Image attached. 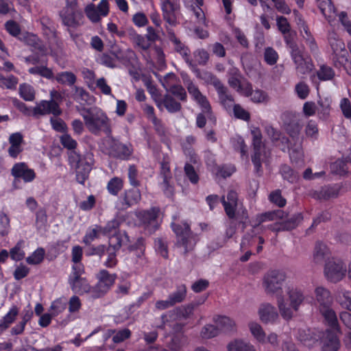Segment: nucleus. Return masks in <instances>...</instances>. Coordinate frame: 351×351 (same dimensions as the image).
Wrapping results in <instances>:
<instances>
[{"mask_svg": "<svg viewBox=\"0 0 351 351\" xmlns=\"http://www.w3.org/2000/svg\"><path fill=\"white\" fill-rule=\"evenodd\" d=\"M60 141L64 148L71 150L69 154V163L75 168L77 182L84 184L88 179L95 162L93 154L90 152H87L84 155L81 156L77 153L74 149L76 148L77 143L67 133L62 135Z\"/></svg>", "mask_w": 351, "mask_h": 351, "instance_id": "nucleus-1", "label": "nucleus"}, {"mask_svg": "<svg viewBox=\"0 0 351 351\" xmlns=\"http://www.w3.org/2000/svg\"><path fill=\"white\" fill-rule=\"evenodd\" d=\"M285 279V272L278 270L269 271L263 277V287L267 295L276 297L281 316L284 319H289L291 317V312L282 295V285Z\"/></svg>", "mask_w": 351, "mask_h": 351, "instance_id": "nucleus-2", "label": "nucleus"}, {"mask_svg": "<svg viewBox=\"0 0 351 351\" xmlns=\"http://www.w3.org/2000/svg\"><path fill=\"white\" fill-rule=\"evenodd\" d=\"M82 116L86 128L90 133L99 135L104 132L107 136L112 133L110 119L101 109H87L82 113Z\"/></svg>", "mask_w": 351, "mask_h": 351, "instance_id": "nucleus-3", "label": "nucleus"}, {"mask_svg": "<svg viewBox=\"0 0 351 351\" xmlns=\"http://www.w3.org/2000/svg\"><path fill=\"white\" fill-rule=\"evenodd\" d=\"M285 38L291 49V56L295 65L296 72L301 75L309 73L314 68L312 59L304 54L294 43L290 42L287 36Z\"/></svg>", "mask_w": 351, "mask_h": 351, "instance_id": "nucleus-4", "label": "nucleus"}, {"mask_svg": "<svg viewBox=\"0 0 351 351\" xmlns=\"http://www.w3.org/2000/svg\"><path fill=\"white\" fill-rule=\"evenodd\" d=\"M251 135L254 147V154L252 156V160L256 171L259 172L261 169L262 162L268 157V152L266 151L262 141L263 136L261 130L258 128H253L251 130Z\"/></svg>", "mask_w": 351, "mask_h": 351, "instance_id": "nucleus-5", "label": "nucleus"}, {"mask_svg": "<svg viewBox=\"0 0 351 351\" xmlns=\"http://www.w3.org/2000/svg\"><path fill=\"white\" fill-rule=\"evenodd\" d=\"M84 272V266L72 267L68 282L73 292L79 294L89 293L92 296L93 287L90 286L87 280L82 276Z\"/></svg>", "mask_w": 351, "mask_h": 351, "instance_id": "nucleus-6", "label": "nucleus"}, {"mask_svg": "<svg viewBox=\"0 0 351 351\" xmlns=\"http://www.w3.org/2000/svg\"><path fill=\"white\" fill-rule=\"evenodd\" d=\"M324 274L327 280L330 282L337 283L341 281L347 274L345 262L336 258L328 260L324 265Z\"/></svg>", "mask_w": 351, "mask_h": 351, "instance_id": "nucleus-7", "label": "nucleus"}, {"mask_svg": "<svg viewBox=\"0 0 351 351\" xmlns=\"http://www.w3.org/2000/svg\"><path fill=\"white\" fill-rule=\"evenodd\" d=\"M185 85L191 98L199 106L202 112L206 114L208 119L215 121V116L212 112L210 104L206 96L203 95L197 86L190 80L185 82Z\"/></svg>", "mask_w": 351, "mask_h": 351, "instance_id": "nucleus-8", "label": "nucleus"}, {"mask_svg": "<svg viewBox=\"0 0 351 351\" xmlns=\"http://www.w3.org/2000/svg\"><path fill=\"white\" fill-rule=\"evenodd\" d=\"M116 276L105 269L101 270L98 274V282L93 287L92 297L97 298L105 294L114 283Z\"/></svg>", "mask_w": 351, "mask_h": 351, "instance_id": "nucleus-9", "label": "nucleus"}, {"mask_svg": "<svg viewBox=\"0 0 351 351\" xmlns=\"http://www.w3.org/2000/svg\"><path fill=\"white\" fill-rule=\"evenodd\" d=\"M228 84L240 94L249 96L252 90V85L247 82L241 80V75L237 69L233 68L229 71Z\"/></svg>", "mask_w": 351, "mask_h": 351, "instance_id": "nucleus-10", "label": "nucleus"}, {"mask_svg": "<svg viewBox=\"0 0 351 351\" xmlns=\"http://www.w3.org/2000/svg\"><path fill=\"white\" fill-rule=\"evenodd\" d=\"M164 19L170 25H175L180 10L179 0H163L161 3Z\"/></svg>", "mask_w": 351, "mask_h": 351, "instance_id": "nucleus-11", "label": "nucleus"}, {"mask_svg": "<svg viewBox=\"0 0 351 351\" xmlns=\"http://www.w3.org/2000/svg\"><path fill=\"white\" fill-rule=\"evenodd\" d=\"M160 215V209L153 207L147 210L138 212L137 217L145 227L150 231H154L158 226V218Z\"/></svg>", "mask_w": 351, "mask_h": 351, "instance_id": "nucleus-12", "label": "nucleus"}, {"mask_svg": "<svg viewBox=\"0 0 351 351\" xmlns=\"http://www.w3.org/2000/svg\"><path fill=\"white\" fill-rule=\"evenodd\" d=\"M62 24L68 28H77L84 23V15L80 10H61Z\"/></svg>", "mask_w": 351, "mask_h": 351, "instance_id": "nucleus-13", "label": "nucleus"}, {"mask_svg": "<svg viewBox=\"0 0 351 351\" xmlns=\"http://www.w3.org/2000/svg\"><path fill=\"white\" fill-rule=\"evenodd\" d=\"M287 294L288 295L289 303L285 300L288 308L291 310V317L286 320L291 319L294 315V312L299 310L300 305L302 304L304 300V295L302 291L296 287H288L286 289Z\"/></svg>", "mask_w": 351, "mask_h": 351, "instance_id": "nucleus-14", "label": "nucleus"}, {"mask_svg": "<svg viewBox=\"0 0 351 351\" xmlns=\"http://www.w3.org/2000/svg\"><path fill=\"white\" fill-rule=\"evenodd\" d=\"M33 112L35 115L51 114L54 117H58L62 112L59 104L53 100H42L34 108Z\"/></svg>", "mask_w": 351, "mask_h": 351, "instance_id": "nucleus-15", "label": "nucleus"}, {"mask_svg": "<svg viewBox=\"0 0 351 351\" xmlns=\"http://www.w3.org/2000/svg\"><path fill=\"white\" fill-rule=\"evenodd\" d=\"M315 302L319 310L332 306L333 299L329 289L317 286L314 290Z\"/></svg>", "mask_w": 351, "mask_h": 351, "instance_id": "nucleus-16", "label": "nucleus"}, {"mask_svg": "<svg viewBox=\"0 0 351 351\" xmlns=\"http://www.w3.org/2000/svg\"><path fill=\"white\" fill-rule=\"evenodd\" d=\"M194 311V305L193 304H188L185 306H182L181 308H177L173 311H169L167 314L162 315L161 316L162 324L158 325L157 328L161 329H166L167 326L171 327L172 326L169 324L167 317H172L175 314H178L184 319H187L190 317Z\"/></svg>", "mask_w": 351, "mask_h": 351, "instance_id": "nucleus-17", "label": "nucleus"}, {"mask_svg": "<svg viewBox=\"0 0 351 351\" xmlns=\"http://www.w3.org/2000/svg\"><path fill=\"white\" fill-rule=\"evenodd\" d=\"M260 320L265 323H274L278 319V313L274 306L269 303H263L258 310Z\"/></svg>", "mask_w": 351, "mask_h": 351, "instance_id": "nucleus-18", "label": "nucleus"}, {"mask_svg": "<svg viewBox=\"0 0 351 351\" xmlns=\"http://www.w3.org/2000/svg\"><path fill=\"white\" fill-rule=\"evenodd\" d=\"M12 175L16 178H21L25 182L33 181L36 177L33 169H29L25 162L15 164L12 169Z\"/></svg>", "mask_w": 351, "mask_h": 351, "instance_id": "nucleus-19", "label": "nucleus"}, {"mask_svg": "<svg viewBox=\"0 0 351 351\" xmlns=\"http://www.w3.org/2000/svg\"><path fill=\"white\" fill-rule=\"evenodd\" d=\"M213 321L219 328V332H220V331L223 332H237V324L235 321L230 317L217 315L213 317Z\"/></svg>", "mask_w": 351, "mask_h": 351, "instance_id": "nucleus-20", "label": "nucleus"}, {"mask_svg": "<svg viewBox=\"0 0 351 351\" xmlns=\"http://www.w3.org/2000/svg\"><path fill=\"white\" fill-rule=\"evenodd\" d=\"M302 219L301 214L294 215L285 221L270 225L269 228L274 232L291 230L298 226Z\"/></svg>", "mask_w": 351, "mask_h": 351, "instance_id": "nucleus-21", "label": "nucleus"}, {"mask_svg": "<svg viewBox=\"0 0 351 351\" xmlns=\"http://www.w3.org/2000/svg\"><path fill=\"white\" fill-rule=\"evenodd\" d=\"M129 237L125 232H118L109 237V248L117 251L122 246L128 245V248L132 251L134 250V247L129 245Z\"/></svg>", "mask_w": 351, "mask_h": 351, "instance_id": "nucleus-22", "label": "nucleus"}, {"mask_svg": "<svg viewBox=\"0 0 351 351\" xmlns=\"http://www.w3.org/2000/svg\"><path fill=\"white\" fill-rule=\"evenodd\" d=\"M319 311L324 317L325 324L330 327L332 331L340 332L337 316L332 306Z\"/></svg>", "mask_w": 351, "mask_h": 351, "instance_id": "nucleus-23", "label": "nucleus"}, {"mask_svg": "<svg viewBox=\"0 0 351 351\" xmlns=\"http://www.w3.org/2000/svg\"><path fill=\"white\" fill-rule=\"evenodd\" d=\"M318 6L330 25H334L337 17L336 10L330 0H318Z\"/></svg>", "mask_w": 351, "mask_h": 351, "instance_id": "nucleus-24", "label": "nucleus"}, {"mask_svg": "<svg viewBox=\"0 0 351 351\" xmlns=\"http://www.w3.org/2000/svg\"><path fill=\"white\" fill-rule=\"evenodd\" d=\"M335 299L341 308L351 312V291L340 287L335 291Z\"/></svg>", "mask_w": 351, "mask_h": 351, "instance_id": "nucleus-25", "label": "nucleus"}, {"mask_svg": "<svg viewBox=\"0 0 351 351\" xmlns=\"http://www.w3.org/2000/svg\"><path fill=\"white\" fill-rule=\"evenodd\" d=\"M335 331L327 330L322 338L323 351H337L339 347V341Z\"/></svg>", "mask_w": 351, "mask_h": 351, "instance_id": "nucleus-26", "label": "nucleus"}, {"mask_svg": "<svg viewBox=\"0 0 351 351\" xmlns=\"http://www.w3.org/2000/svg\"><path fill=\"white\" fill-rule=\"evenodd\" d=\"M169 38L170 41L173 43L174 49L176 52L179 53L182 58L184 59L186 62L189 64V65H192V62L190 60V50L189 49L182 43L173 33H169Z\"/></svg>", "mask_w": 351, "mask_h": 351, "instance_id": "nucleus-27", "label": "nucleus"}, {"mask_svg": "<svg viewBox=\"0 0 351 351\" xmlns=\"http://www.w3.org/2000/svg\"><path fill=\"white\" fill-rule=\"evenodd\" d=\"M221 202L226 215L231 219L234 218L235 215V209L237 205V193L235 191H230L227 195V199H225V197H222Z\"/></svg>", "mask_w": 351, "mask_h": 351, "instance_id": "nucleus-28", "label": "nucleus"}, {"mask_svg": "<svg viewBox=\"0 0 351 351\" xmlns=\"http://www.w3.org/2000/svg\"><path fill=\"white\" fill-rule=\"evenodd\" d=\"M121 198L124 208H128L140 202L141 194L138 189H132L125 191Z\"/></svg>", "mask_w": 351, "mask_h": 351, "instance_id": "nucleus-29", "label": "nucleus"}, {"mask_svg": "<svg viewBox=\"0 0 351 351\" xmlns=\"http://www.w3.org/2000/svg\"><path fill=\"white\" fill-rule=\"evenodd\" d=\"M329 43L336 57L346 58L348 52L346 49L345 44L335 34L330 35Z\"/></svg>", "mask_w": 351, "mask_h": 351, "instance_id": "nucleus-30", "label": "nucleus"}, {"mask_svg": "<svg viewBox=\"0 0 351 351\" xmlns=\"http://www.w3.org/2000/svg\"><path fill=\"white\" fill-rule=\"evenodd\" d=\"M131 154L132 149L129 146L119 142H114L110 149V154L120 159H128Z\"/></svg>", "mask_w": 351, "mask_h": 351, "instance_id": "nucleus-31", "label": "nucleus"}, {"mask_svg": "<svg viewBox=\"0 0 351 351\" xmlns=\"http://www.w3.org/2000/svg\"><path fill=\"white\" fill-rule=\"evenodd\" d=\"M19 312V308L13 305L9 311L0 319V335L6 330L16 320Z\"/></svg>", "mask_w": 351, "mask_h": 351, "instance_id": "nucleus-32", "label": "nucleus"}, {"mask_svg": "<svg viewBox=\"0 0 351 351\" xmlns=\"http://www.w3.org/2000/svg\"><path fill=\"white\" fill-rule=\"evenodd\" d=\"M196 139L193 136H188L182 142V147L185 155L189 158L190 162L193 163L198 162V156L192 147Z\"/></svg>", "mask_w": 351, "mask_h": 351, "instance_id": "nucleus-33", "label": "nucleus"}, {"mask_svg": "<svg viewBox=\"0 0 351 351\" xmlns=\"http://www.w3.org/2000/svg\"><path fill=\"white\" fill-rule=\"evenodd\" d=\"M247 327L252 336L259 343L266 342V333L262 326L256 321H250Z\"/></svg>", "mask_w": 351, "mask_h": 351, "instance_id": "nucleus-34", "label": "nucleus"}, {"mask_svg": "<svg viewBox=\"0 0 351 351\" xmlns=\"http://www.w3.org/2000/svg\"><path fill=\"white\" fill-rule=\"evenodd\" d=\"M228 351H256L255 347L250 342L241 339L232 340L227 345Z\"/></svg>", "mask_w": 351, "mask_h": 351, "instance_id": "nucleus-35", "label": "nucleus"}, {"mask_svg": "<svg viewBox=\"0 0 351 351\" xmlns=\"http://www.w3.org/2000/svg\"><path fill=\"white\" fill-rule=\"evenodd\" d=\"M338 195V189L335 186H324L312 193V196L317 199H328Z\"/></svg>", "mask_w": 351, "mask_h": 351, "instance_id": "nucleus-36", "label": "nucleus"}, {"mask_svg": "<svg viewBox=\"0 0 351 351\" xmlns=\"http://www.w3.org/2000/svg\"><path fill=\"white\" fill-rule=\"evenodd\" d=\"M195 245L194 237L192 236L191 232L178 239L176 246L182 250L184 254H187L191 251Z\"/></svg>", "mask_w": 351, "mask_h": 351, "instance_id": "nucleus-37", "label": "nucleus"}, {"mask_svg": "<svg viewBox=\"0 0 351 351\" xmlns=\"http://www.w3.org/2000/svg\"><path fill=\"white\" fill-rule=\"evenodd\" d=\"M197 77L204 80L206 84L213 85L217 91L221 89L223 86L221 82L210 72L206 71L197 72Z\"/></svg>", "mask_w": 351, "mask_h": 351, "instance_id": "nucleus-38", "label": "nucleus"}, {"mask_svg": "<svg viewBox=\"0 0 351 351\" xmlns=\"http://www.w3.org/2000/svg\"><path fill=\"white\" fill-rule=\"evenodd\" d=\"M330 254V250L326 245L317 243L314 249L313 261L315 263H322Z\"/></svg>", "mask_w": 351, "mask_h": 351, "instance_id": "nucleus-39", "label": "nucleus"}, {"mask_svg": "<svg viewBox=\"0 0 351 351\" xmlns=\"http://www.w3.org/2000/svg\"><path fill=\"white\" fill-rule=\"evenodd\" d=\"M160 104H163L168 112L171 113L178 112L181 109V104L169 95H165L162 100L157 104V106L160 107Z\"/></svg>", "mask_w": 351, "mask_h": 351, "instance_id": "nucleus-40", "label": "nucleus"}, {"mask_svg": "<svg viewBox=\"0 0 351 351\" xmlns=\"http://www.w3.org/2000/svg\"><path fill=\"white\" fill-rule=\"evenodd\" d=\"M187 289L185 285H180L176 290L171 293L168 297L173 305L182 302L186 297Z\"/></svg>", "mask_w": 351, "mask_h": 351, "instance_id": "nucleus-41", "label": "nucleus"}, {"mask_svg": "<svg viewBox=\"0 0 351 351\" xmlns=\"http://www.w3.org/2000/svg\"><path fill=\"white\" fill-rule=\"evenodd\" d=\"M100 235H102L101 226L99 225H94L89 228L86 231V233L83 238V242L86 245H89L95 239H98Z\"/></svg>", "mask_w": 351, "mask_h": 351, "instance_id": "nucleus-42", "label": "nucleus"}, {"mask_svg": "<svg viewBox=\"0 0 351 351\" xmlns=\"http://www.w3.org/2000/svg\"><path fill=\"white\" fill-rule=\"evenodd\" d=\"M217 92L220 102L227 110H230L232 107L234 108V104L233 97L227 93L226 87L223 86L222 88L220 90L219 89Z\"/></svg>", "mask_w": 351, "mask_h": 351, "instance_id": "nucleus-43", "label": "nucleus"}, {"mask_svg": "<svg viewBox=\"0 0 351 351\" xmlns=\"http://www.w3.org/2000/svg\"><path fill=\"white\" fill-rule=\"evenodd\" d=\"M123 187V181L121 178L114 177L109 180L107 184L108 193L112 195H117Z\"/></svg>", "mask_w": 351, "mask_h": 351, "instance_id": "nucleus-44", "label": "nucleus"}, {"mask_svg": "<svg viewBox=\"0 0 351 351\" xmlns=\"http://www.w3.org/2000/svg\"><path fill=\"white\" fill-rule=\"evenodd\" d=\"M56 80L62 84L69 86L73 85L76 82V76L74 73L69 71H63L58 73L55 77Z\"/></svg>", "mask_w": 351, "mask_h": 351, "instance_id": "nucleus-45", "label": "nucleus"}, {"mask_svg": "<svg viewBox=\"0 0 351 351\" xmlns=\"http://www.w3.org/2000/svg\"><path fill=\"white\" fill-rule=\"evenodd\" d=\"M219 334V328L216 326L207 324L202 328L199 335L204 339H209L218 336Z\"/></svg>", "mask_w": 351, "mask_h": 351, "instance_id": "nucleus-46", "label": "nucleus"}, {"mask_svg": "<svg viewBox=\"0 0 351 351\" xmlns=\"http://www.w3.org/2000/svg\"><path fill=\"white\" fill-rule=\"evenodd\" d=\"M28 72L30 74L38 75L48 80L53 78L52 70L46 66H36L29 69Z\"/></svg>", "mask_w": 351, "mask_h": 351, "instance_id": "nucleus-47", "label": "nucleus"}, {"mask_svg": "<svg viewBox=\"0 0 351 351\" xmlns=\"http://www.w3.org/2000/svg\"><path fill=\"white\" fill-rule=\"evenodd\" d=\"M280 171L283 179L290 183H293L298 179V173L287 165H282Z\"/></svg>", "mask_w": 351, "mask_h": 351, "instance_id": "nucleus-48", "label": "nucleus"}, {"mask_svg": "<svg viewBox=\"0 0 351 351\" xmlns=\"http://www.w3.org/2000/svg\"><path fill=\"white\" fill-rule=\"evenodd\" d=\"M20 96L25 101H33L35 98V91L34 88L27 84H22L19 86Z\"/></svg>", "mask_w": 351, "mask_h": 351, "instance_id": "nucleus-49", "label": "nucleus"}, {"mask_svg": "<svg viewBox=\"0 0 351 351\" xmlns=\"http://www.w3.org/2000/svg\"><path fill=\"white\" fill-rule=\"evenodd\" d=\"M120 226V222L117 219H113L106 223L104 227L101 226L102 235L110 237V234L117 233Z\"/></svg>", "mask_w": 351, "mask_h": 351, "instance_id": "nucleus-50", "label": "nucleus"}, {"mask_svg": "<svg viewBox=\"0 0 351 351\" xmlns=\"http://www.w3.org/2000/svg\"><path fill=\"white\" fill-rule=\"evenodd\" d=\"M317 75L319 80L327 81L333 78L335 72L330 66L322 64L317 71Z\"/></svg>", "mask_w": 351, "mask_h": 351, "instance_id": "nucleus-51", "label": "nucleus"}, {"mask_svg": "<svg viewBox=\"0 0 351 351\" xmlns=\"http://www.w3.org/2000/svg\"><path fill=\"white\" fill-rule=\"evenodd\" d=\"M160 82L165 90L169 91L179 83V79L173 73H169L160 80Z\"/></svg>", "mask_w": 351, "mask_h": 351, "instance_id": "nucleus-52", "label": "nucleus"}, {"mask_svg": "<svg viewBox=\"0 0 351 351\" xmlns=\"http://www.w3.org/2000/svg\"><path fill=\"white\" fill-rule=\"evenodd\" d=\"M19 82L18 78L14 75L4 77L0 73V87L7 89H15Z\"/></svg>", "mask_w": 351, "mask_h": 351, "instance_id": "nucleus-53", "label": "nucleus"}, {"mask_svg": "<svg viewBox=\"0 0 351 351\" xmlns=\"http://www.w3.org/2000/svg\"><path fill=\"white\" fill-rule=\"evenodd\" d=\"M265 130L269 138L274 143H278L279 141L282 143H287V139L281 136L279 131L274 128L271 125H266Z\"/></svg>", "mask_w": 351, "mask_h": 351, "instance_id": "nucleus-54", "label": "nucleus"}, {"mask_svg": "<svg viewBox=\"0 0 351 351\" xmlns=\"http://www.w3.org/2000/svg\"><path fill=\"white\" fill-rule=\"evenodd\" d=\"M45 254L44 249L39 247L26 258V262L29 265L40 264L44 259Z\"/></svg>", "mask_w": 351, "mask_h": 351, "instance_id": "nucleus-55", "label": "nucleus"}, {"mask_svg": "<svg viewBox=\"0 0 351 351\" xmlns=\"http://www.w3.org/2000/svg\"><path fill=\"white\" fill-rule=\"evenodd\" d=\"M120 57L117 55L115 56L108 53H103L99 56V62L106 67L114 68L117 66V60H119Z\"/></svg>", "mask_w": 351, "mask_h": 351, "instance_id": "nucleus-56", "label": "nucleus"}, {"mask_svg": "<svg viewBox=\"0 0 351 351\" xmlns=\"http://www.w3.org/2000/svg\"><path fill=\"white\" fill-rule=\"evenodd\" d=\"M186 343V337L183 334L174 335L169 344L172 350L179 351Z\"/></svg>", "mask_w": 351, "mask_h": 351, "instance_id": "nucleus-57", "label": "nucleus"}, {"mask_svg": "<svg viewBox=\"0 0 351 351\" xmlns=\"http://www.w3.org/2000/svg\"><path fill=\"white\" fill-rule=\"evenodd\" d=\"M23 241H19L16 245L10 250V257L15 261H19L25 257V253L23 250Z\"/></svg>", "mask_w": 351, "mask_h": 351, "instance_id": "nucleus-58", "label": "nucleus"}, {"mask_svg": "<svg viewBox=\"0 0 351 351\" xmlns=\"http://www.w3.org/2000/svg\"><path fill=\"white\" fill-rule=\"evenodd\" d=\"M66 306V302L63 298H58L54 300L50 307L51 314L56 316L62 313Z\"/></svg>", "mask_w": 351, "mask_h": 351, "instance_id": "nucleus-59", "label": "nucleus"}, {"mask_svg": "<svg viewBox=\"0 0 351 351\" xmlns=\"http://www.w3.org/2000/svg\"><path fill=\"white\" fill-rule=\"evenodd\" d=\"M306 137L317 139L319 134V130L317 123L313 120H309L304 129Z\"/></svg>", "mask_w": 351, "mask_h": 351, "instance_id": "nucleus-60", "label": "nucleus"}, {"mask_svg": "<svg viewBox=\"0 0 351 351\" xmlns=\"http://www.w3.org/2000/svg\"><path fill=\"white\" fill-rule=\"evenodd\" d=\"M10 230V219L4 213L0 214V236H7Z\"/></svg>", "mask_w": 351, "mask_h": 351, "instance_id": "nucleus-61", "label": "nucleus"}, {"mask_svg": "<svg viewBox=\"0 0 351 351\" xmlns=\"http://www.w3.org/2000/svg\"><path fill=\"white\" fill-rule=\"evenodd\" d=\"M85 13L93 23H97L101 19V16L94 4L88 5L85 8Z\"/></svg>", "mask_w": 351, "mask_h": 351, "instance_id": "nucleus-62", "label": "nucleus"}, {"mask_svg": "<svg viewBox=\"0 0 351 351\" xmlns=\"http://www.w3.org/2000/svg\"><path fill=\"white\" fill-rule=\"evenodd\" d=\"M250 95L251 99L255 103H264L269 101L267 94L262 90H251L249 96Z\"/></svg>", "mask_w": 351, "mask_h": 351, "instance_id": "nucleus-63", "label": "nucleus"}, {"mask_svg": "<svg viewBox=\"0 0 351 351\" xmlns=\"http://www.w3.org/2000/svg\"><path fill=\"white\" fill-rule=\"evenodd\" d=\"M132 39L133 43L136 46H138L143 50L147 49L150 46V43L147 38H145L142 35L136 33L135 32L133 33V34H132Z\"/></svg>", "mask_w": 351, "mask_h": 351, "instance_id": "nucleus-64", "label": "nucleus"}]
</instances>
